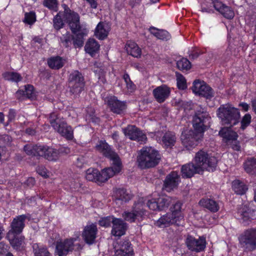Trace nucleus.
Here are the masks:
<instances>
[{"mask_svg":"<svg viewBox=\"0 0 256 256\" xmlns=\"http://www.w3.org/2000/svg\"><path fill=\"white\" fill-rule=\"evenodd\" d=\"M198 204L212 213L216 212L220 210L218 202L212 198H203L199 201Z\"/></svg>","mask_w":256,"mask_h":256,"instance_id":"obj_28","label":"nucleus"},{"mask_svg":"<svg viewBox=\"0 0 256 256\" xmlns=\"http://www.w3.org/2000/svg\"><path fill=\"white\" fill-rule=\"evenodd\" d=\"M154 224L159 228H166L172 224L179 226L180 224V222L172 214L166 213L156 221Z\"/></svg>","mask_w":256,"mask_h":256,"instance_id":"obj_21","label":"nucleus"},{"mask_svg":"<svg viewBox=\"0 0 256 256\" xmlns=\"http://www.w3.org/2000/svg\"><path fill=\"white\" fill-rule=\"evenodd\" d=\"M12 142V138L8 134L0 135V148L9 146Z\"/></svg>","mask_w":256,"mask_h":256,"instance_id":"obj_52","label":"nucleus"},{"mask_svg":"<svg viewBox=\"0 0 256 256\" xmlns=\"http://www.w3.org/2000/svg\"><path fill=\"white\" fill-rule=\"evenodd\" d=\"M126 88L129 93H133L136 90V86L132 81L131 80L126 84Z\"/></svg>","mask_w":256,"mask_h":256,"instance_id":"obj_62","label":"nucleus"},{"mask_svg":"<svg viewBox=\"0 0 256 256\" xmlns=\"http://www.w3.org/2000/svg\"><path fill=\"white\" fill-rule=\"evenodd\" d=\"M73 38L74 36L69 32H66L60 38V41L65 48H68L71 46Z\"/></svg>","mask_w":256,"mask_h":256,"instance_id":"obj_47","label":"nucleus"},{"mask_svg":"<svg viewBox=\"0 0 256 256\" xmlns=\"http://www.w3.org/2000/svg\"><path fill=\"white\" fill-rule=\"evenodd\" d=\"M158 198H152L150 200H149L147 203V206L148 207V208L152 210H158L159 211V208L158 206Z\"/></svg>","mask_w":256,"mask_h":256,"instance_id":"obj_55","label":"nucleus"},{"mask_svg":"<svg viewBox=\"0 0 256 256\" xmlns=\"http://www.w3.org/2000/svg\"><path fill=\"white\" fill-rule=\"evenodd\" d=\"M200 136L192 130H186L182 132L180 139L183 146L190 150L198 145Z\"/></svg>","mask_w":256,"mask_h":256,"instance_id":"obj_15","label":"nucleus"},{"mask_svg":"<svg viewBox=\"0 0 256 256\" xmlns=\"http://www.w3.org/2000/svg\"><path fill=\"white\" fill-rule=\"evenodd\" d=\"M33 252L34 256H52L48 248L38 244L32 245Z\"/></svg>","mask_w":256,"mask_h":256,"instance_id":"obj_41","label":"nucleus"},{"mask_svg":"<svg viewBox=\"0 0 256 256\" xmlns=\"http://www.w3.org/2000/svg\"><path fill=\"white\" fill-rule=\"evenodd\" d=\"M194 161L196 166L200 168L198 170L200 172L204 170L214 172L218 164V160L216 156L202 150L196 154Z\"/></svg>","mask_w":256,"mask_h":256,"instance_id":"obj_4","label":"nucleus"},{"mask_svg":"<svg viewBox=\"0 0 256 256\" xmlns=\"http://www.w3.org/2000/svg\"><path fill=\"white\" fill-rule=\"evenodd\" d=\"M238 218L244 225L248 224L251 222L250 212L244 208L238 210Z\"/></svg>","mask_w":256,"mask_h":256,"instance_id":"obj_42","label":"nucleus"},{"mask_svg":"<svg viewBox=\"0 0 256 256\" xmlns=\"http://www.w3.org/2000/svg\"><path fill=\"white\" fill-rule=\"evenodd\" d=\"M240 248L244 252H252L256 250V228L245 230L238 237Z\"/></svg>","mask_w":256,"mask_h":256,"instance_id":"obj_8","label":"nucleus"},{"mask_svg":"<svg viewBox=\"0 0 256 256\" xmlns=\"http://www.w3.org/2000/svg\"><path fill=\"white\" fill-rule=\"evenodd\" d=\"M203 54V52L198 48H194L190 52V58L191 59L194 60L197 58L200 55Z\"/></svg>","mask_w":256,"mask_h":256,"instance_id":"obj_59","label":"nucleus"},{"mask_svg":"<svg viewBox=\"0 0 256 256\" xmlns=\"http://www.w3.org/2000/svg\"><path fill=\"white\" fill-rule=\"evenodd\" d=\"M177 87L179 90H184L187 88L186 80L182 75L177 79Z\"/></svg>","mask_w":256,"mask_h":256,"instance_id":"obj_56","label":"nucleus"},{"mask_svg":"<svg viewBox=\"0 0 256 256\" xmlns=\"http://www.w3.org/2000/svg\"><path fill=\"white\" fill-rule=\"evenodd\" d=\"M148 30L157 39L168 41L171 38L170 34L166 30L158 29L154 26H150Z\"/></svg>","mask_w":256,"mask_h":256,"instance_id":"obj_30","label":"nucleus"},{"mask_svg":"<svg viewBox=\"0 0 256 256\" xmlns=\"http://www.w3.org/2000/svg\"><path fill=\"white\" fill-rule=\"evenodd\" d=\"M116 200L124 202H129L132 198V194L124 188H118L114 191Z\"/></svg>","mask_w":256,"mask_h":256,"instance_id":"obj_32","label":"nucleus"},{"mask_svg":"<svg viewBox=\"0 0 256 256\" xmlns=\"http://www.w3.org/2000/svg\"><path fill=\"white\" fill-rule=\"evenodd\" d=\"M96 150L102 154L104 156L112 161V165L110 168L115 169L117 172H120L122 168L121 160L112 146L106 140H99L96 146Z\"/></svg>","mask_w":256,"mask_h":256,"instance_id":"obj_5","label":"nucleus"},{"mask_svg":"<svg viewBox=\"0 0 256 256\" xmlns=\"http://www.w3.org/2000/svg\"><path fill=\"white\" fill-rule=\"evenodd\" d=\"M62 120L58 118L57 115L54 112H52L50 114L49 116V121L53 128L54 127L56 128L59 122H61Z\"/></svg>","mask_w":256,"mask_h":256,"instance_id":"obj_57","label":"nucleus"},{"mask_svg":"<svg viewBox=\"0 0 256 256\" xmlns=\"http://www.w3.org/2000/svg\"><path fill=\"white\" fill-rule=\"evenodd\" d=\"M214 2V8L215 10L218 11L219 12H221V10H222V9L224 8V7L226 6L225 4H222V2L218 1H215Z\"/></svg>","mask_w":256,"mask_h":256,"instance_id":"obj_64","label":"nucleus"},{"mask_svg":"<svg viewBox=\"0 0 256 256\" xmlns=\"http://www.w3.org/2000/svg\"><path fill=\"white\" fill-rule=\"evenodd\" d=\"M110 111L117 114H124L127 108L126 102L118 100L114 96H108L105 100Z\"/></svg>","mask_w":256,"mask_h":256,"instance_id":"obj_16","label":"nucleus"},{"mask_svg":"<svg viewBox=\"0 0 256 256\" xmlns=\"http://www.w3.org/2000/svg\"><path fill=\"white\" fill-rule=\"evenodd\" d=\"M183 204L180 200H177L173 204L170 208L171 214L176 216L178 220L181 222L184 219V216L182 212V207Z\"/></svg>","mask_w":256,"mask_h":256,"instance_id":"obj_39","label":"nucleus"},{"mask_svg":"<svg viewBox=\"0 0 256 256\" xmlns=\"http://www.w3.org/2000/svg\"><path fill=\"white\" fill-rule=\"evenodd\" d=\"M211 117L208 112L204 111H198L195 112L192 120L194 132L200 136L203 135L204 132L210 126L209 124Z\"/></svg>","mask_w":256,"mask_h":256,"instance_id":"obj_9","label":"nucleus"},{"mask_svg":"<svg viewBox=\"0 0 256 256\" xmlns=\"http://www.w3.org/2000/svg\"><path fill=\"white\" fill-rule=\"evenodd\" d=\"M158 201L159 211H161L168 208L172 202V198L168 196H162L158 198Z\"/></svg>","mask_w":256,"mask_h":256,"instance_id":"obj_44","label":"nucleus"},{"mask_svg":"<svg viewBox=\"0 0 256 256\" xmlns=\"http://www.w3.org/2000/svg\"><path fill=\"white\" fill-rule=\"evenodd\" d=\"M54 129L67 140H72L74 138L72 127L64 120L59 122L57 127L54 128Z\"/></svg>","mask_w":256,"mask_h":256,"instance_id":"obj_19","label":"nucleus"},{"mask_svg":"<svg viewBox=\"0 0 256 256\" xmlns=\"http://www.w3.org/2000/svg\"><path fill=\"white\" fill-rule=\"evenodd\" d=\"M87 158L84 156H79L76 158L75 164L78 168H82L84 165L87 164Z\"/></svg>","mask_w":256,"mask_h":256,"instance_id":"obj_54","label":"nucleus"},{"mask_svg":"<svg viewBox=\"0 0 256 256\" xmlns=\"http://www.w3.org/2000/svg\"><path fill=\"white\" fill-rule=\"evenodd\" d=\"M216 114L222 124L230 128L233 127L240 122L239 110L229 104L220 105L216 111Z\"/></svg>","mask_w":256,"mask_h":256,"instance_id":"obj_3","label":"nucleus"},{"mask_svg":"<svg viewBox=\"0 0 256 256\" xmlns=\"http://www.w3.org/2000/svg\"><path fill=\"white\" fill-rule=\"evenodd\" d=\"M230 147L234 151L241 152L240 142L237 140L231 142L229 144Z\"/></svg>","mask_w":256,"mask_h":256,"instance_id":"obj_60","label":"nucleus"},{"mask_svg":"<svg viewBox=\"0 0 256 256\" xmlns=\"http://www.w3.org/2000/svg\"><path fill=\"white\" fill-rule=\"evenodd\" d=\"M12 247L17 252L23 250L25 244V237L20 234L6 236Z\"/></svg>","mask_w":256,"mask_h":256,"instance_id":"obj_26","label":"nucleus"},{"mask_svg":"<svg viewBox=\"0 0 256 256\" xmlns=\"http://www.w3.org/2000/svg\"><path fill=\"white\" fill-rule=\"evenodd\" d=\"M160 159L159 151L152 146H144L140 150L136 162L138 166L144 170L155 167Z\"/></svg>","mask_w":256,"mask_h":256,"instance_id":"obj_1","label":"nucleus"},{"mask_svg":"<svg viewBox=\"0 0 256 256\" xmlns=\"http://www.w3.org/2000/svg\"><path fill=\"white\" fill-rule=\"evenodd\" d=\"M58 0H44L43 5L44 6L48 8L49 10H55L58 6Z\"/></svg>","mask_w":256,"mask_h":256,"instance_id":"obj_53","label":"nucleus"},{"mask_svg":"<svg viewBox=\"0 0 256 256\" xmlns=\"http://www.w3.org/2000/svg\"><path fill=\"white\" fill-rule=\"evenodd\" d=\"M100 46L98 42L94 38H89L86 42L84 50L91 56H94L100 50Z\"/></svg>","mask_w":256,"mask_h":256,"instance_id":"obj_35","label":"nucleus"},{"mask_svg":"<svg viewBox=\"0 0 256 256\" xmlns=\"http://www.w3.org/2000/svg\"><path fill=\"white\" fill-rule=\"evenodd\" d=\"M68 87L72 95L77 96L84 90L86 81L84 74L78 70L72 71L68 78Z\"/></svg>","mask_w":256,"mask_h":256,"instance_id":"obj_6","label":"nucleus"},{"mask_svg":"<svg viewBox=\"0 0 256 256\" xmlns=\"http://www.w3.org/2000/svg\"><path fill=\"white\" fill-rule=\"evenodd\" d=\"M97 233L96 226L92 224L84 228L82 233V237L86 244H92L95 241Z\"/></svg>","mask_w":256,"mask_h":256,"instance_id":"obj_20","label":"nucleus"},{"mask_svg":"<svg viewBox=\"0 0 256 256\" xmlns=\"http://www.w3.org/2000/svg\"><path fill=\"white\" fill-rule=\"evenodd\" d=\"M119 248L116 250V256H134V252L130 242L124 240L120 242Z\"/></svg>","mask_w":256,"mask_h":256,"instance_id":"obj_22","label":"nucleus"},{"mask_svg":"<svg viewBox=\"0 0 256 256\" xmlns=\"http://www.w3.org/2000/svg\"><path fill=\"white\" fill-rule=\"evenodd\" d=\"M77 238L60 239L56 242L54 254L58 256H66L70 252H73L74 248V242Z\"/></svg>","mask_w":256,"mask_h":256,"instance_id":"obj_11","label":"nucleus"},{"mask_svg":"<svg viewBox=\"0 0 256 256\" xmlns=\"http://www.w3.org/2000/svg\"><path fill=\"white\" fill-rule=\"evenodd\" d=\"M34 87L31 84L25 86L24 92L26 97L28 98H31L33 96Z\"/></svg>","mask_w":256,"mask_h":256,"instance_id":"obj_58","label":"nucleus"},{"mask_svg":"<svg viewBox=\"0 0 256 256\" xmlns=\"http://www.w3.org/2000/svg\"><path fill=\"white\" fill-rule=\"evenodd\" d=\"M176 136L174 132L171 131L166 132L162 138V142L164 147L172 148L176 142Z\"/></svg>","mask_w":256,"mask_h":256,"instance_id":"obj_31","label":"nucleus"},{"mask_svg":"<svg viewBox=\"0 0 256 256\" xmlns=\"http://www.w3.org/2000/svg\"><path fill=\"white\" fill-rule=\"evenodd\" d=\"M116 218L114 216H109L101 218L98 220V224L102 227L108 228L113 224L114 219Z\"/></svg>","mask_w":256,"mask_h":256,"instance_id":"obj_49","label":"nucleus"},{"mask_svg":"<svg viewBox=\"0 0 256 256\" xmlns=\"http://www.w3.org/2000/svg\"><path fill=\"white\" fill-rule=\"evenodd\" d=\"M123 132L130 140H136L140 144L146 143L147 141L146 134L135 126L128 125L123 129Z\"/></svg>","mask_w":256,"mask_h":256,"instance_id":"obj_14","label":"nucleus"},{"mask_svg":"<svg viewBox=\"0 0 256 256\" xmlns=\"http://www.w3.org/2000/svg\"><path fill=\"white\" fill-rule=\"evenodd\" d=\"M24 150L28 156H42L49 161L56 162L58 160L57 149L46 144H26Z\"/></svg>","mask_w":256,"mask_h":256,"instance_id":"obj_2","label":"nucleus"},{"mask_svg":"<svg viewBox=\"0 0 256 256\" xmlns=\"http://www.w3.org/2000/svg\"><path fill=\"white\" fill-rule=\"evenodd\" d=\"M126 50L127 53L134 58H140L142 54V50L138 45L134 42L129 41L126 44Z\"/></svg>","mask_w":256,"mask_h":256,"instance_id":"obj_33","label":"nucleus"},{"mask_svg":"<svg viewBox=\"0 0 256 256\" xmlns=\"http://www.w3.org/2000/svg\"><path fill=\"white\" fill-rule=\"evenodd\" d=\"M28 218L26 214L19 215L14 218L10 224V229L8 232V236L20 234L23 231L26 224V220Z\"/></svg>","mask_w":256,"mask_h":256,"instance_id":"obj_17","label":"nucleus"},{"mask_svg":"<svg viewBox=\"0 0 256 256\" xmlns=\"http://www.w3.org/2000/svg\"><path fill=\"white\" fill-rule=\"evenodd\" d=\"M144 214L145 211L142 208L132 206L131 211H124L122 214V216L126 221L132 223L135 222L137 218H142Z\"/></svg>","mask_w":256,"mask_h":256,"instance_id":"obj_23","label":"nucleus"},{"mask_svg":"<svg viewBox=\"0 0 256 256\" xmlns=\"http://www.w3.org/2000/svg\"><path fill=\"white\" fill-rule=\"evenodd\" d=\"M252 122V116L250 114H245L240 122V129L244 130Z\"/></svg>","mask_w":256,"mask_h":256,"instance_id":"obj_50","label":"nucleus"},{"mask_svg":"<svg viewBox=\"0 0 256 256\" xmlns=\"http://www.w3.org/2000/svg\"><path fill=\"white\" fill-rule=\"evenodd\" d=\"M232 187L234 193L238 195H243L248 190V186L240 180H233Z\"/></svg>","mask_w":256,"mask_h":256,"instance_id":"obj_36","label":"nucleus"},{"mask_svg":"<svg viewBox=\"0 0 256 256\" xmlns=\"http://www.w3.org/2000/svg\"><path fill=\"white\" fill-rule=\"evenodd\" d=\"M62 6L64 9V21L68 24L72 34L81 31L82 26L79 14L72 10L66 4H64Z\"/></svg>","mask_w":256,"mask_h":256,"instance_id":"obj_10","label":"nucleus"},{"mask_svg":"<svg viewBox=\"0 0 256 256\" xmlns=\"http://www.w3.org/2000/svg\"><path fill=\"white\" fill-rule=\"evenodd\" d=\"M225 18L232 20L234 16L233 10L228 6H226L220 12Z\"/></svg>","mask_w":256,"mask_h":256,"instance_id":"obj_51","label":"nucleus"},{"mask_svg":"<svg viewBox=\"0 0 256 256\" xmlns=\"http://www.w3.org/2000/svg\"><path fill=\"white\" fill-rule=\"evenodd\" d=\"M192 91L207 100H211L214 96V90L204 81L195 80L193 83Z\"/></svg>","mask_w":256,"mask_h":256,"instance_id":"obj_13","label":"nucleus"},{"mask_svg":"<svg viewBox=\"0 0 256 256\" xmlns=\"http://www.w3.org/2000/svg\"><path fill=\"white\" fill-rule=\"evenodd\" d=\"M48 65L52 70H60L64 64V60L60 56H52L47 60Z\"/></svg>","mask_w":256,"mask_h":256,"instance_id":"obj_34","label":"nucleus"},{"mask_svg":"<svg viewBox=\"0 0 256 256\" xmlns=\"http://www.w3.org/2000/svg\"><path fill=\"white\" fill-rule=\"evenodd\" d=\"M5 80L18 82L22 80L21 75L16 72H6L3 74Z\"/></svg>","mask_w":256,"mask_h":256,"instance_id":"obj_46","label":"nucleus"},{"mask_svg":"<svg viewBox=\"0 0 256 256\" xmlns=\"http://www.w3.org/2000/svg\"><path fill=\"white\" fill-rule=\"evenodd\" d=\"M64 11H60L54 18L53 26L56 30L62 28L64 26Z\"/></svg>","mask_w":256,"mask_h":256,"instance_id":"obj_40","label":"nucleus"},{"mask_svg":"<svg viewBox=\"0 0 256 256\" xmlns=\"http://www.w3.org/2000/svg\"><path fill=\"white\" fill-rule=\"evenodd\" d=\"M127 229V224L121 218H114L113 221L111 234L115 236L120 237L126 234Z\"/></svg>","mask_w":256,"mask_h":256,"instance_id":"obj_25","label":"nucleus"},{"mask_svg":"<svg viewBox=\"0 0 256 256\" xmlns=\"http://www.w3.org/2000/svg\"><path fill=\"white\" fill-rule=\"evenodd\" d=\"M108 34V30L104 28L103 22H100L97 24L94 31V35L100 40L106 39Z\"/></svg>","mask_w":256,"mask_h":256,"instance_id":"obj_38","label":"nucleus"},{"mask_svg":"<svg viewBox=\"0 0 256 256\" xmlns=\"http://www.w3.org/2000/svg\"><path fill=\"white\" fill-rule=\"evenodd\" d=\"M36 171L38 174L44 178H46L48 176L46 169L42 166H38L36 169Z\"/></svg>","mask_w":256,"mask_h":256,"instance_id":"obj_63","label":"nucleus"},{"mask_svg":"<svg viewBox=\"0 0 256 256\" xmlns=\"http://www.w3.org/2000/svg\"><path fill=\"white\" fill-rule=\"evenodd\" d=\"M219 134L227 143L230 141L233 142L237 140L238 137L236 132L225 128H222L220 130Z\"/></svg>","mask_w":256,"mask_h":256,"instance_id":"obj_37","label":"nucleus"},{"mask_svg":"<svg viewBox=\"0 0 256 256\" xmlns=\"http://www.w3.org/2000/svg\"><path fill=\"white\" fill-rule=\"evenodd\" d=\"M75 35L74 36L72 40L73 44L76 48H80L84 44V36L85 34L83 32H77L76 34H73Z\"/></svg>","mask_w":256,"mask_h":256,"instance_id":"obj_43","label":"nucleus"},{"mask_svg":"<svg viewBox=\"0 0 256 256\" xmlns=\"http://www.w3.org/2000/svg\"><path fill=\"white\" fill-rule=\"evenodd\" d=\"M16 116V111L14 108H10L9 110L8 115V122H10L14 120Z\"/></svg>","mask_w":256,"mask_h":256,"instance_id":"obj_61","label":"nucleus"},{"mask_svg":"<svg viewBox=\"0 0 256 256\" xmlns=\"http://www.w3.org/2000/svg\"><path fill=\"white\" fill-rule=\"evenodd\" d=\"M170 92V88L164 84L157 86L152 91L154 98L159 103L164 102L169 96Z\"/></svg>","mask_w":256,"mask_h":256,"instance_id":"obj_24","label":"nucleus"},{"mask_svg":"<svg viewBox=\"0 0 256 256\" xmlns=\"http://www.w3.org/2000/svg\"><path fill=\"white\" fill-rule=\"evenodd\" d=\"M244 172L250 176H256V158L248 157L242 164Z\"/></svg>","mask_w":256,"mask_h":256,"instance_id":"obj_29","label":"nucleus"},{"mask_svg":"<svg viewBox=\"0 0 256 256\" xmlns=\"http://www.w3.org/2000/svg\"><path fill=\"white\" fill-rule=\"evenodd\" d=\"M185 243L190 250L196 252L204 251L207 244L206 237L204 236H200L196 239L190 234L188 235Z\"/></svg>","mask_w":256,"mask_h":256,"instance_id":"obj_12","label":"nucleus"},{"mask_svg":"<svg viewBox=\"0 0 256 256\" xmlns=\"http://www.w3.org/2000/svg\"><path fill=\"white\" fill-rule=\"evenodd\" d=\"M119 172L110 167L105 168L101 172L96 168H90L86 171V178L88 181L94 182L100 184L106 182L110 178Z\"/></svg>","mask_w":256,"mask_h":256,"instance_id":"obj_7","label":"nucleus"},{"mask_svg":"<svg viewBox=\"0 0 256 256\" xmlns=\"http://www.w3.org/2000/svg\"><path fill=\"white\" fill-rule=\"evenodd\" d=\"M199 168V167L196 166L192 162L182 165L180 170L182 178H191L194 174L200 172Z\"/></svg>","mask_w":256,"mask_h":256,"instance_id":"obj_27","label":"nucleus"},{"mask_svg":"<svg viewBox=\"0 0 256 256\" xmlns=\"http://www.w3.org/2000/svg\"><path fill=\"white\" fill-rule=\"evenodd\" d=\"M176 66L180 70L184 71L190 70L192 64L188 58H182L177 62Z\"/></svg>","mask_w":256,"mask_h":256,"instance_id":"obj_48","label":"nucleus"},{"mask_svg":"<svg viewBox=\"0 0 256 256\" xmlns=\"http://www.w3.org/2000/svg\"><path fill=\"white\" fill-rule=\"evenodd\" d=\"M180 177L178 171L173 170L168 174L164 181L163 187L168 192L178 188L180 182Z\"/></svg>","mask_w":256,"mask_h":256,"instance_id":"obj_18","label":"nucleus"},{"mask_svg":"<svg viewBox=\"0 0 256 256\" xmlns=\"http://www.w3.org/2000/svg\"><path fill=\"white\" fill-rule=\"evenodd\" d=\"M24 16V18L22 20V22L26 24L32 26L36 21V13L34 10L25 12Z\"/></svg>","mask_w":256,"mask_h":256,"instance_id":"obj_45","label":"nucleus"}]
</instances>
